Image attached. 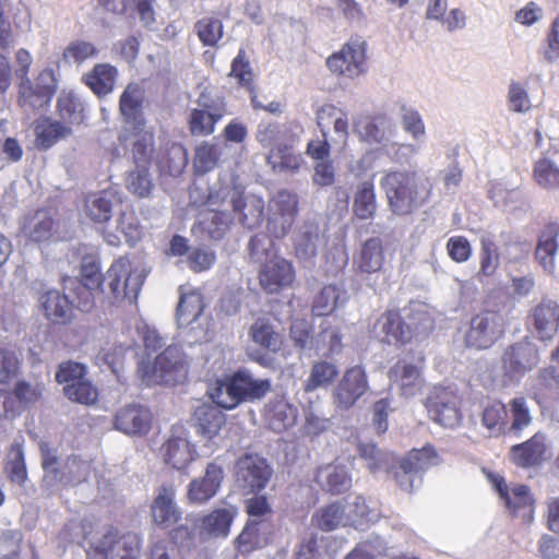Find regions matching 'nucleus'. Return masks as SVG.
Instances as JSON below:
<instances>
[{"label":"nucleus","instance_id":"6ab92c4d","mask_svg":"<svg viewBox=\"0 0 559 559\" xmlns=\"http://www.w3.org/2000/svg\"><path fill=\"white\" fill-rule=\"evenodd\" d=\"M304 128L297 121L280 123L276 121L262 120L259 122L255 132V140L265 148L276 147L281 144L298 142Z\"/></svg>","mask_w":559,"mask_h":559},{"label":"nucleus","instance_id":"473e14b6","mask_svg":"<svg viewBox=\"0 0 559 559\" xmlns=\"http://www.w3.org/2000/svg\"><path fill=\"white\" fill-rule=\"evenodd\" d=\"M143 90L138 84H129L120 96V112L126 120V127L142 129Z\"/></svg>","mask_w":559,"mask_h":559},{"label":"nucleus","instance_id":"1a4fd4ad","mask_svg":"<svg viewBox=\"0 0 559 559\" xmlns=\"http://www.w3.org/2000/svg\"><path fill=\"white\" fill-rule=\"evenodd\" d=\"M506 320L497 311H483L472 317L465 331L464 343L474 349L491 347L503 334Z\"/></svg>","mask_w":559,"mask_h":559},{"label":"nucleus","instance_id":"a211bd4d","mask_svg":"<svg viewBox=\"0 0 559 559\" xmlns=\"http://www.w3.org/2000/svg\"><path fill=\"white\" fill-rule=\"evenodd\" d=\"M237 514L238 509L235 506L223 503L209 514L200 518L195 522L200 542L213 537H227L230 532L231 523Z\"/></svg>","mask_w":559,"mask_h":559},{"label":"nucleus","instance_id":"a878e982","mask_svg":"<svg viewBox=\"0 0 559 559\" xmlns=\"http://www.w3.org/2000/svg\"><path fill=\"white\" fill-rule=\"evenodd\" d=\"M224 479V471L216 463L206 466L204 476L193 479L189 484L188 498L194 503H204L213 498L221 488Z\"/></svg>","mask_w":559,"mask_h":559},{"label":"nucleus","instance_id":"72a5a7b5","mask_svg":"<svg viewBox=\"0 0 559 559\" xmlns=\"http://www.w3.org/2000/svg\"><path fill=\"white\" fill-rule=\"evenodd\" d=\"M559 227L547 226L539 235L535 249V258L545 272L552 274L556 271V254L558 251Z\"/></svg>","mask_w":559,"mask_h":559},{"label":"nucleus","instance_id":"9b49d317","mask_svg":"<svg viewBox=\"0 0 559 559\" xmlns=\"http://www.w3.org/2000/svg\"><path fill=\"white\" fill-rule=\"evenodd\" d=\"M198 108H194L189 118L190 131L194 135H209L215 130V124L226 114L225 99L219 95L203 92L198 98Z\"/></svg>","mask_w":559,"mask_h":559},{"label":"nucleus","instance_id":"f257e3e1","mask_svg":"<svg viewBox=\"0 0 559 559\" xmlns=\"http://www.w3.org/2000/svg\"><path fill=\"white\" fill-rule=\"evenodd\" d=\"M251 259L260 263L259 284L267 294H277L289 288L296 277L293 263L276 254L273 240L258 234L249 241Z\"/></svg>","mask_w":559,"mask_h":559},{"label":"nucleus","instance_id":"774afa93","mask_svg":"<svg viewBox=\"0 0 559 559\" xmlns=\"http://www.w3.org/2000/svg\"><path fill=\"white\" fill-rule=\"evenodd\" d=\"M194 29L205 46H214L223 37V23L216 17L206 16L199 20Z\"/></svg>","mask_w":559,"mask_h":559},{"label":"nucleus","instance_id":"a19ab883","mask_svg":"<svg viewBox=\"0 0 559 559\" xmlns=\"http://www.w3.org/2000/svg\"><path fill=\"white\" fill-rule=\"evenodd\" d=\"M227 148L226 143L201 142L194 150L193 169L199 175L212 171Z\"/></svg>","mask_w":559,"mask_h":559},{"label":"nucleus","instance_id":"ea45409f","mask_svg":"<svg viewBox=\"0 0 559 559\" xmlns=\"http://www.w3.org/2000/svg\"><path fill=\"white\" fill-rule=\"evenodd\" d=\"M316 479L322 489L332 493H341L352 486V478L346 468L336 464L320 467Z\"/></svg>","mask_w":559,"mask_h":559},{"label":"nucleus","instance_id":"0e129e2a","mask_svg":"<svg viewBox=\"0 0 559 559\" xmlns=\"http://www.w3.org/2000/svg\"><path fill=\"white\" fill-rule=\"evenodd\" d=\"M127 132H131V134L135 138L133 141V154L135 162L139 165L146 166V163L148 162L153 151L154 135L152 131L145 128L144 122L142 129L126 127V133Z\"/></svg>","mask_w":559,"mask_h":559},{"label":"nucleus","instance_id":"e433bc0d","mask_svg":"<svg viewBox=\"0 0 559 559\" xmlns=\"http://www.w3.org/2000/svg\"><path fill=\"white\" fill-rule=\"evenodd\" d=\"M264 416L273 431L282 432L295 425L298 411L287 401L278 399L266 405Z\"/></svg>","mask_w":559,"mask_h":559},{"label":"nucleus","instance_id":"13d9d810","mask_svg":"<svg viewBox=\"0 0 559 559\" xmlns=\"http://www.w3.org/2000/svg\"><path fill=\"white\" fill-rule=\"evenodd\" d=\"M231 216L226 211L210 210L200 222L201 228L211 239H222L231 224Z\"/></svg>","mask_w":559,"mask_h":559},{"label":"nucleus","instance_id":"09e8293b","mask_svg":"<svg viewBox=\"0 0 559 559\" xmlns=\"http://www.w3.org/2000/svg\"><path fill=\"white\" fill-rule=\"evenodd\" d=\"M194 415L199 433L209 439L217 436L226 421L224 413L216 406L202 405L197 408Z\"/></svg>","mask_w":559,"mask_h":559},{"label":"nucleus","instance_id":"603ef678","mask_svg":"<svg viewBox=\"0 0 559 559\" xmlns=\"http://www.w3.org/2000/svg\"><path fill=\"white\" fill-rule=\"evenodd\" d=\"M534 178L538 186L547 190L559 188V156L539 158L534 167Z\"/></svg>","mask_w":559,"mask_h":559},{"label":"nucleus","instance_id":"49530a36","mask_svg":"<svg viewBox=\"0 0 559 559\" xmlns=\"http://www.w3.org/2000/svg\"><path fill=\"white\" fill-rule=\"evenodd\" d=\"M352 513H346L345 507L341 503H331L318 510L311 519L313 525L322 531H333L340 526L350 523Z\"/></svg>","mask_w":559,"mask_h":559},{"label":"nucleus","instance_id":"a18cd8bd","mask_svg":"<svg viewBox=\"0 0 559 559\" xmlns=\"http://www.w3.org/2000/svg\"><path fill=\"white\" fill-rule=\"evenodd\" d=\"M40 304L45 312V317L55 323L64 322L70 318L72 302L68 296L59 290L51 289L40 297Z\"/></svg>","mask_w":559,"mask_h":559},{"label":"nucleus","instance_id":"393cba45","mask_svg":"<svg viewBox=\"0 0 559 559\" xmlns=\"http://www.w3.org/2000/svg\"><path fill=\"white\" fill-rule=\"evenodd\" d=\"M82 280L69 278L68 286H73L75 294L80 299L79 307L83 311H88L94 306V292L100 286L99 266L95 262L84 263L81 270Z\"/></svg>","mask_w":559,"mask_h":559},{"label":"nucleus","instance_id":"cd10ccee","mask_svg":"<svg viewBox=\"0 0 559 559\" xmlns=\"http://www.w3.org/2000/svg\"><path fill=\"white\" fill-rule=\"evenodd\" d=\"M531 322L540 341L551 340L559 328V305L551 300L539 302L532 310Z\"/></svg>","mask_w":559,"mask_h":559},{"label":"nucleus","instance_id":"4be33fe9","mask_svg":"<svg viewBox=\"0 0 559 559\" xmlns=\"http://www.w3.org/2000/svg\"><path fill=\"white\" fill-rule=\"evenodd\" d=\"M152 414L142 405H127L117 411L115 428L128 436H143L151 429Z\"/></svg>","mask_w":559,"mask_h":559},{"label":"nucleus","instance_id":"39448f33","mask_svg":"<svg viewBox=\"0 0 559 559\" xmlns=\"http://www.w3.org/2000/svg\"><path fill=\"white\" fill-rule=\"evenodd\" d=\"M367 43L352 38L325 60L329 71L336 78L356 80L368 71Z\"/></svg>","mask_w":559,"mask_h":559},{"label":"nucleus","instance_id":"2f4dec72","mask_svg":"<svg viewBox=\"0 0 559 559\" xmlns=\"http://www.w3.org/2000/svg\"><path fill=\"white\" fill-rule=\"evenodd\" d=\"M343 335L340 328L330 318H325L319 325V332L311 338L310 348L322 356L337 355L343 349Z\"/></svg>","mask_w":559,"mask_h":559},{"label":"nucleus","instance_id":"338daca9","mask_svg":"<svg viewBox=\"0 0 559 559\" xmlns=\"http://www.w3.org/2000/svg\"><path fill=\"white\" fill-rule=\"evenodd\" d=\"M249 335L259 346L276 352L280 349V335L273 330L272 325L263 320L255 321L250 328Z\"/></svg>","mask_w":559,"mask_h":559},{"label":"nucleus","instance_id":"f03ea898","mask_svg":"<svg viewBox=\"0 0 559 559\" xmlns=\"http://www.w3.org/2000/svg\"><path fill=\"white\" fill-rule=\"evenodd\" d=\"M389 206L394 214L405 215L417 209L426 199V180L415 171H390L381 181Z\"/></svg>","mask_w":559,"mask_h":559},{"label":"nucleus","instance_id":"37998d69","mask_svg":"<svg viewBox=\"0 0 559 559\" xmlns=\"http://www.w3.org/2000/svg\"><path fill=\"white\" fill-rule=\"evenodd\" d=\"M295 143L281 144L271 148L266 155V163L274 173H294L297 171L302 163L300 154L293 151Z\"/></svg>","mask_w":559,"mask_h":559},{"label":"nucleus","instance_id":"bb28decb","mask_svg":"<svg viewBox=\"0 0 559 559\" xmlns=\"http://www.w3.org/2000/svg\"><path fill=\"white\" fill-rule=\"evenodd\" d=\"M173 486H160L152 502L151 511L154 523L162 527H169L178 522L181 512L175 502Z\"/></svg>","mask_w":559,"mask_h":559},{"label":"nucleus","instance_id":"680f3d73","mask_svg":"<svg viewBox=\"0 0 559 559\" xmlns=\"http://www.w3.org/2000/svg\"><path fill=\"white\" fill-rule=\"evenodd\" d=\"M399 118L403 130L412 136L413 141L425 142L426 127L417 109L406 104H401Z\"/></svg>","mask_w":559,"mask_h":559},{"label":"nucleus","instance_id":"2eb2a0df","mask_svg":"<svg viewBox=\"0 0 559 559\" xmlns=\"http://www.w3.org/2000/svg\"><path fill=\"white\" fill-rule=\"evenodd\" d=\"M317 124L323 138H331V143L342 150L349 135L348 115L345 110L325 104L317 111Z\"/></svg>","mask_w":559,"mask_h":559},{"label":"nucleus","instance_id":"5701e85b","mask_svg":"<svg viewBox=\"0 0 559 559\" xmlns=\"http://www.w3.org/2000/svg\"><path fill=\"white\" fill-rule=\"evenodd\" d=\"M325 245L326 237L316 223H305L294 236L295 255L301 262L312 261Z\"/></svg>","mask_w":559,"mask_h":559},{"label":"nucleus","instance_id":"0eeeda50","mask_svg":"<svg viewBox=\"0 0 559 559\" xmlns=\"http://www.w3.org/2000/svg\"><path fill=\"white\" fill-rule=\"evenodd\" d=\"M143 380L148 384L165 383L175 385L183 381L188 372V362L178 346H168L150 367L142 365Z\"/></svg>","mask_w":559,"mask_h":559},{"label":"nucleus","instance_id":"7c9ffc66","mask_svg":"<svg viewBox=\"0 0 559 559\" xmlns=\"http://www.w3.org/2000/svg\"><path fill=\"white\" fill-rule=\"evenodd\" d=\"M377 335L383 342L405 344L409 342L414 335L408 323L403 322L400 314L394 311L383 313L374 325Z\"/></svg>","mask_w":559,"mask_h":559},{"label":"nucleus","instance_id":"bf43d9fd","mask_svg":"<svg viewBox=\"0 0 559 559\" xmlns=\"http://www.w3.org/2000/svg\"><path fill=\"white\" fill-rule=\"evenodd\" d=\"M57 109L62 123L72 128L83 120V105L72 92H62L57 100Z\"/></svg>","mask_w":559,"mask_h":559},{"label":"nucleus","instance_id":"f8f14e48","mask_svg":"<svg viewBox=\"0 0 559 559\" xmlns=\"http://www.w3.org/2000/svg\"><path fill=\"white\" fill-rule=\"evenodd\" d=\"M439 463L436 450L428 445L419 450H412L408 455L401 461L400 472L396 473L399 486L411 492L421 484V473Z\"/></svg>","mask_w":559,"mask_h":559},{"label":"nucleus","instance_id":"f3484780","mask_svg":"<svg viewBox=\"0 0 559 559\" xmlns=\"http://www.w3.org/2000/svg\"><path fill=\"white\" fill-rule=\"evenodd\" d=\"M539 360L537 347L528 341L509 346L502 356L503 370L510 379L521 378L537 367Z\"/></svg>","mask_w":559,"mask_h":559},{"label":"nucleus","instance_id":"c9c22d12","mask_svg":"<svg viewBox=\"0 0 559 559\" xmlns=\"http://www.w3.org/2000/svg\"><path fill=\"white\" fill-rule=\"evenodd\" d=\"M546 452V436L542 432L535 433L530 440L515 444L511 449L514 463L520 466H533L542 462Z\"/></svg>","mask_w":559,"mask_h":559},{"label":"nucleus","instance_id":"412c9836","mask_svg":"<svg viewBox=\"0 0 559 559\" xmlns=\"http://www.w3.org/2000/svg\"><path fill=\"white\" fill-rule=\"evenodd\" d=\"M421 358L418 362L406 358L400 359L389 371V378L396 383L401 394L405 397L417 395L424 385L421 377Z\"/></svg>","mask_w":559,"mask_h":559},{"label":"nucleus","instance_id":"7ed1b4c3","mask_svg":"<svg viewBox=\"0 0 559 559\" xmlns=\"http://www.w3.org/2000/svg\"><path fill=\"white\" fill-rule=\"evenodd\" d=\"M41 465L44 468L43 486L50 492L61 488L73 487L85 481L91 472V464L76 456H70L59 463L57 455L46 443L40 445Z\"/></svg>","mask_w":559,"mask_h":559},{"label":"nucleus","instance_id":"8fccbe9b","mask_svg":"<svg viewBox=\"0 0 559 559\" xmlns=\"http://www.w3.org/2000/svg\"><path fill=\"white\" fill-rule=\"evenodd\" d=\"M203 308L202 295L199 292L181 293L176 313L178 325L183 328L192 324L201 316Z\"/></svg>","mask_w":559,"mask_h":559},{"label":"nucleus","instance_id":"6e6552de","mask_svg":"<svg viewBox=\"0 0 559 559\" xmlns=\"http://www.w3.org/2000/svg\"><path fill=\"white\" fill-rule=\"evenodd\" d=\"M145 273L142 270L132 269L130 260L120 258L116 260L105 275L110 293L115 301L128 300L133 304L143 285Z\"/></svg>","mask_w":559,"mask_h":559},{"label":"nucleus","instance_id":"864d4df0","mask_svg":"<svg viewBox=\"0 0 559 559\" xmlns=\"http://www.w3.org/2000/svg\"><path fill=\"white\" fill-rule=\"evenodd\" d=\"M211 399L216 407L233 409L241 403L240 393L236 386L235 377L226 378L216 382L211 390Z\"/></svg>","mask_w":559,"mask_h":559},{"label":"nucleus","instance_id":"f704fd0d","mask_svg":"<svg viewBox=\"0 0 559 559\" xmlns=\"http://www.w3.org/2000/svg\"><path fill=\"white\" fill-rule=\"evenodd\" d=\"M384 260L382 241L379 238H370L361 245L354 263L360 272L372 274L382 270Z\"/></svg>","mask_w":559,"mask_h":559},{"label":"nucleus","instance_id":"de8ad7c7","mask_svg":"<svg viewBox=\"0 0 559 559\" xmlns=\"http://www.w3.org/2000/svg\"><path fill=\"white\" fill-rule=\"evenodd\" d=\"M117 69L109 63H98L83 76L84 83L98 96L112 92Z\"/></svg>","mask_w":559,"mask_h":559},{"label":"nucleus","instance_id":"58836bf2","mask_svg":"<svg viewBox=\"0 0 559 559\" xmlns=\"http://www.w3.org/2000/svg\"><path fill=\"white\" fill-rule=\"evenodd\" d=\"M348 300L347 292L337 285L324 286L314 297L312 312L318 317H326L342 308Z\"/></svg>","mask_w":559,"mask_h":559},{"label":"nucleus","instance_id":"c03bdc74","mask_svg":"<svg viewBox=\"0 0 559 559\" xmlns=\"http://www.w3.org/2000/svg\"><path fill=\"white\" fill-rule=\"evenodd\" d=\"M377 199L373 181L364 180L355 189L353 197V211L359 219H371L377 212Z\"/></svg>","mask_w":559,"mask_h":559},{"label":"nucleus","instance_id":"9d476101","mask_svg":"<svg viewBox=\"0 0 559 559\" xmlns=\"http://www.w3.org/2000/svg\"><path fill=\"white\" fill-rule=\"evenodd\" d=\"M58 80L52 69H44L35 80L24 78L19 83V104L24 109L46 108L57 91Z\"/></svg>","mask_w":559,"mask_h":559},{"label":"nucleus","instance_id":"b1692460","mask_svg":"<svg viewBox=\"0 0 559 559\" xmlns=\"http://www.w3.org/2000/svg\"><path fill=\"white\" fill-rule=\"evenodd\" d=\"M162 455L165 463L175 469H183L190 464L194 450L182 428L173 430L162 447Z\"/></svg>","mask_w":559,"mask_h":559},{"label":"nucleus","instance_id":"dca6fc26","mask_svg":"<svg viewBox=\"0 0 559 559\" xmlns=\"http://www.w3.org/2000/svg\"><path fill=\"white\" fill-rule=\"evenodd\" d=\"M369 383L365 369L354 366L345 371L333 392L336 407L349 409L368 391Z\"/></svg>","mask_w":559,"mask_h":559},{"label":"nucleus","instance_id":"c85d7f7f","mask_svg":"<svg viewBox=\"0 0 559 559\" xmlns=\"http://www.w3.org/2000/svg\"><path fill=\"white\" fill-rule=\"evenodd\" d=\"M272 528L271 520L249 519L236 539L237 549L241 554H248L264 547L269 543Z\"/></svg>","mask_w":559,"mask_h":559},{"label":"nucleus","instance_id":"79ce46f5","mask_svg":"<svg viewBox=\"0 0 559 559\" xmlns=\"http://www.w3.org/2000/svg\"><path fill=\"white\" fill-rule=\"evenodd\" d=\"M117 201V195L112 190L92 193L85 199V214L96 223L107 222L111 217L112 206Z\"/></svg>","mask_w":559,"mask_h":559},{"label":"nucleus","instance_id":"20e7f679","mask_svg":"<svg viewBox=\"0 0 559 559\" xmlns=\"http://www.w3.org/2000/svg\"><path fill=\"white\" fill-rule=\"evenodd\" d=\"M228 202L234 212L239 215L241 224L247 228H254L260 225L263 218L264 202L255 195L243 197L240 187L221 185L211 188L207 204L210 206Z\"/></svg>","mask_w":559,"mask_h":559},{"label":"nucleus","instance_id":"423d86ee","mask_svg":"<svg viewBox=\"0 0 559 559\" xmlns=\"http://www.w3.org/2000/svg\"><path fill=\"white\" fill-rule=\"evenodd\" d=\"M141 540L136 534L128 533L117 537L111 527H106L95 537L87 552V559H140Z\"/></svg>","mask_w":559,"mask_h":559},{"label":"nucleus","instance_id":"4c0bfd02","mask_svg":"<svg viewBox=\"0 0 559 559\" xmlns=\"http://www.w3.org/2000/svg\"><path fill=\"white\" fill-rule=\"evenodd\" d=\"M489 480L510 510L516 511L521 508L532 506L533 498L527 486L513 485L512 487H509L504 483V479L497 475H489Z\"/></svg>","mask_w":559,"mask_h":559},{"label":"nucleus","instance_id":"052dcab7","mask_svg":"<svg viewBox=\"0 0 559 559\" xmlns=\"http://www.w3.org/2000/svg\"><path fill=\"white\" fill-rule=\"evenodd\" d=\"M359 453L361 459L366 461V465L372 474L386 472L395 462L393 454L378 449L372 443L360 444Z\"/></svg>","mask_w":559,"mask_h":559},{"label":"nucleus","instance_id":"c756f323","mask_svg":"<svg viewBox=\"0 0 559 559\" xmlns=\"http://www.w3.org/2000/svg\"><path fill=\"white\" fill-rule=\"evenodd\" d=\"M34 145L39 151H47L61 140L72 135V128L61 121L41 118L34 122Z\"/></svg>","mask_w":559,"mask_h":559},{"label":"nucleus","instance_id":"e2e57ef3","mask_svg":"<svg viewBox=\"0 0 559 559\" xmlns=\"http://www.w3.org/2000/svg\"><path fill=\"white\" fill-rule=\"evenodd\" d=\"M507 406L499 401H493L484 407L481 423L489 433L499 435L507 426Z\"/></svg>","mask_w":559,"mask_h":559},{"label":"nucleus","instance_id":"ddd939ff","mask_svg":"<svg viewBox=\"0 0 559 559\" xmlns=\"http://www.w3.org/2000/svg\"><path fill=\"white\" fill-rule=\"evenodd\" d=\"M271 475V466L258 454H246L237 461L236 483L246 493L263 490Z\"/></svg>","mask_w":559,"mask_h":559},{"label":"nucleus","instance_id":"69168bd1","mask_svg":"<svg viewBox=\"0 0 559 559\" xmlns=\"http://www.w3.org/2000/svg\"><path fill=\"white\" fill-rule=\"evenodd\" d=\"M53 221L45 210L37 211L25 225V234L36 242L48 240L52 234Z\"/></svg>","mask_w":559,"mask_h":559},{"label":"nucleus","instance_id":"4d7b16f0","mask_svg":"<svg viewBox=\"0 0 559 559\" xmlns=\"http://www.w3.org/2000/svg\"><path fill=\"white\" fill-rule=\"evenodd\" d=\"M488 194L497 206L503 207L504 210L515 209V204L521 201V192L518 186L509 185L506 180L491 181Z\"/></svg>","mask_w":559,"mask_h":559},{"label":"nucleus","instance_id":"aec40b11","mask_svg":"<svg viewBox=\"0 0 559 559\" xmlns=\"http://www.w3.org/2000/svg\"><path fill=\"white\" fill-rule=\"evenodd\" d=\"M355 128L362 141L379 144L383 151L397 135L394 120L384 114L358 121L355 123Z\"/></svg>","mask_w":559,"mask_h":559},{"label":"nucleus","instance_id":"6e6d98bb","mask_svg":"<svg viewBox=\"0 0 559 559\" xmlns=\"http://www.w3.org/2000/svg\"><path fill=\"white\" fill-rule=\"evenodd\" d=\"M338 374V368L335 364L320 360L312 365L310 374L305 383V390L308 392L320 388H328L333 383Z\"/></svg>","mask_w":559,"mask_h":559},{"label":"nucleus","instance_id":"5fc2aeb1","mask_svg":"<svg viewBox=\"0 0 559 559\" xmlns=\"http://www.w3.org/2000/svg\"><path fill=\"white\" fill-rule=\"evenodd\" d=\"M507 411L508 416H510L509 430L515 435H520L533 423L532 409L527 400L523 396L512 399Z\"/></svg>","mask_w":559,"mask_h":559},{"label":"nucleus","instance_id":"4468645a","mask_svg":"<svg viewBox=\"0 0 559 559\" xmlns=\"http://www.w3.org/2000/svg\"><path fill=\"white\" fill-rule=\"evenodd\" d=\"M460 396L455 391L436 388L428 399L427 409L430 418L445 428H455L462 420L459 408Z\"/></svg>","mask_w":559,"mask_h":559},{"label":"nucleus","instance_id":"3c124183","mask_svg":"<svg viewBox=\"0 0 559 559\" xmlns=\"http://www.w3.org/2000/svg\"><path fill=\"white\" fill-rule=\"evenodd\" d=\"M234 377L241 402L261 399L271 390L270 380L253 378L247 370H240Z\"/></svg>","mask_w":559,"mask_h":559}]
</instances>
